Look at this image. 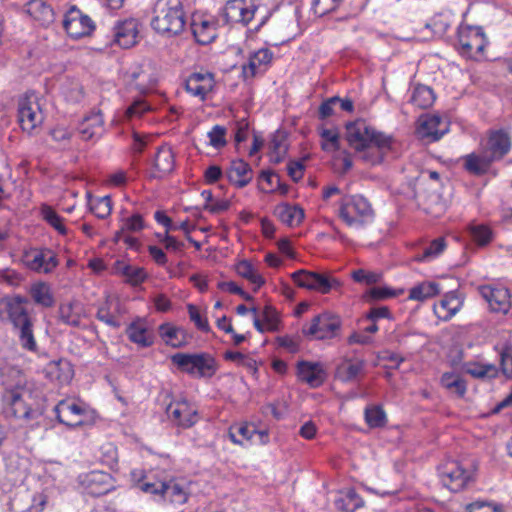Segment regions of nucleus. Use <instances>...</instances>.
Segmentation results:
<instances>
[{"mask_svg": "<svg viewBox=\"0 0 512 512\" xmlns=\"http://www.w3.org/2000/svg\"><path fill=\"white\" fill-rule=\"evenodd\" d=\"M131 482L140 491L152 495L156 500L170 504H184L188 500L189 488L184 480H153L141 469L131 471Z\"/></svg>", "mask_w": 512, "mask_h": 512, "instance_id": "1", "label": "nucleus"}, {"mask_svg": "<svg viewBox=\"0 0 512 512\" xmlns=\"http://www.w3.org/2000/svg\"><path fill=\"white\" fill-rule=\"evenodd\" d=\"M339 219L350 229L362 230L374 220L371 203L362 195L343 196L337 208Z\"/></svg>", "mask_w": 512, "mask_h": 512, "instance_id": "2", "label": "nucleus"}, {"mask_svg": "<svg viewBox=\"0 0 512 512\" xmlns=\"http://www.w3.org/2000/svg\"><path fill=\"white\" fill-rule=\"evenodd\" d=\"M151 25L155 31L174 36L183 31L186 20L180 0H160L156 4Z\"/></svg>", "mask_w": 512, "mask_h": 512, "instance_id": "3", "label": "nucleus"}, {"mask_svg": "<svg viewBox=\"0 0 512 512\" xmlns=\"http://www.w3.org/2000/svg\"><path fill=\"white\" fill-rule=\"evenodd\" d=\"M17 380L15 383L5 382V392L3 400L10 406L15 417L24 420H35L42 415L39 408H33L27 399L30 398V392L24 385V377L19 371H13Z\"/></svg>", "mask_w": 512, "mask_h": 512, "instance_id": "4", "label": "nucleus"}, {"mask_svg": "<svg viewBox=\"0 0 512 512\" xmlns=\"http://www.w3.org/2000/svg\"><path fill=\"white\" fill-rule=\"evenodd\" d=\"M258 14L260 18L254 28L255 30L260 29L269 18V12L266 8L261 7L259 0H228L224 7V16L229 23L246 26Z\"/></svg>", "mask_w": 512, "mask_h": 512, "instance_id": "5", "label": "nucleus"}, {"mask_svg": "<svg viewBox=\"0 0 512 512\" xmlns=\"http://www.w3.org/2000/svg\"><path fill=\"white\" fill-rule=\"evenodd\" d=\"M171 361L182 372L195 378L212 377L217 369L215 359L208 353H176Z\"/></svg>", "mask_w": 512, "mask_h": 512, "instance_id": "6", "label": "nucleus"}, {"mask_svg": "<svg viewBox=\"0 0 512 512\" xmlns=\"http://www.w3.org/2000/svg\"><path fill=\"white\" fill-rule=\"evenodd\" d=\"M487 43L481 27L461 25L458 28L457 50L462 56L476 61L481 60Z\"/></svg>", "mask_w": 512, "mask_h": 512, "instance_id": "7", "label": "nucleus"}, {"mask_svg": "<svg viewBox=\"0 0 512 512\" xmlns=\"http://www.w3.org/2000/svg\"><path fill=\"white\" fill-rule=\"evenodd\" d=\"M123 81L129 90L146 94L155 87L158 72L151 62L133 64L125 71Z\"/></svg>", "mask_w": 512, "mask_h": 512, "instance_id": "8", "label": "nucleus"}, {"mask_svg": "<svg viewBox=\"0 0 512 512\" xmlns=\"http://www.w3.org/2000/svg\"><path fill=\"white\" fill-rule=\"evenodd\" d=\"M18 120L23 131L32 133L44 121V112L35 93L25 94L18 102Z\"/></svg>", "mask_w": 512, "mask_h": 512, "instance_id": "9", "label": "nucleus"}, {"mask_svg": "<svg viewBox=\"0 0 512 512\" xmlns=\"http://www.w3.org/2000/svg\"><path fill=\"white\" fill-rule=\"evenodd\" d=\"M356 155L368 165H379L384 161L394 158V141L390 136L381 133L374 137Z\"/></svg>", "mask_w": 512, "mask_h": 512, "instance_id": "10", "label": "nucleus"}, {"mask_svg": "<svg viewBox=\"0 0 512 512\" xmlns=\"http://www.w3.org/2000/svg\"><path fill=\"white\" fill-rule=\"evenodd\" d=\"M442 484L452 492L461 491L472 479V471L461 462L448 460L438 468Z\"/></svg>", "mask_w": 512, "mask_h": 512, "instance_id": "11", "label": "nucleus"}, {"mask_svg": "<svg viewBox=\"0 0 512 512\" xmlns=\"http://www.w3.org/2000/svg\"><path fill=\"white\" fill-rule=\"evenodd\" d=\"M294 283L301 288L327 294L340 286L336 278L307 270H298L291 275Z\"/></svg>", "mask_w": 512, "mask_h": 512, "instance_id": "12", "label": "nucleus"}, {"mask_svg": "<svg viewBox=\"0 0 512 512\" xmlns=\"http://www.w3.org/2000/svg\"><path fill=\"white\" fill-rule=\"evenodd\" d=\"M340 326L341 320L337 315L323 312L303 328V333L318 340L331 339L337 336Z\"/></svg>", "mask_w": 512, "mask_h": 512, "instance_id": "13", "label": "nucleus"}, {"mask_svg": "<svg viewBox=\"0 0 512 512\" xmlns=\"http://www.w3.org/2000/svg\"><path fill=\"white\" fill-rule=\"evenodd\" d=\"M63 27L72 39L89 36L95 29L93 20L77 7H71L63 19Z\"/></svg>", "mask_w": 512, "mask_h": 512, "instance_id": "14", "label": "nucleus"}, {"mask_svg": "<svg viewBox=\"0 0 512 512\" xmlns=\"http://www.w3.org/2000/svg\"><path fill=\"white\" fill-rule=\"evenodd\" d=\"M448 131L449 124L447 120L439 115L426 114L418 119L416 132L421 139L434 142Z\"/></svg>", "mask_w": 512, "mask_h": 512, "instance_id": "15", "label": "nucleus"}, {"mask_svg": "<svg viewBox=\"0 0 512 512\" xmlns=\"http://www.w3.org/2000/svg\"><path fill=\"white\" fill-rule=\"evenodd\" d=\"M380 134L364 120H356L346 126V139L356 154Z\"/></svg>", "mask_w": 512, "mask_h": 512, "instance_id": "16", "label": "nucleus"}, {"mask_svg": "<svg viewBox=\"0 0 512 512\" xmlns=\"http://www.w3.org/2000/svg\"><path fill=\"white\" fill-rule=\"evenodd\" d=\"M79 485L93 496H101L113 490L112 477L102 471H90L78 476Z\"/></svg>", "mask_w": 512, "mask_h": 512, "instance_id": "17", "label": "nucleus"}, {"mask_svg": "<svg viewBox=\"0 0 512 512\" xmlns=\"http://www.w3.org/2000/svg\"><path fill=\"white\" fill-rule=\"evenodd\" d=\"M57 420L66 426L77 427L83 424L86 409L75 399H64L54 407Z\"/></svg>", "mask_w": 512, "mask_h": 512, "instance_id": "18", "label": "nucleus"}, {"mask_svg": "<svg viewBox=\"0 0 512 512\" xmlns=\"http://www.w3.org/2000/svg\"><path fill=\"white\" fill-rule=\"evenodd\" d=\"M218 21L211 15L193 14L190 28L195 40L201 45L211 43L217 37Z\"/></svg>", "mask_w": 512, "mask_h": 512, "instance_id": "19", "label": "nucleus"}, {"mask_svg": "<svg viewBox=\"0 0 512 512\" xmlns=\"http://www.w3.org/2000/svg\"><path fill=\"white\" fill-rule=\"evenodd\" d=\"M230 440L237 445H266L269 443L268 430H256L254 426L242 424L231 428L229 431Z\"/></svg>", "mask_w": 512, "mask_h": 512, "instance_id": "20", "label": "nucleus"}, {"mask_svg": "<svg viewBox=\"0 0 512 512\" xmlns=\"http://www.w3.org/2000/svg\"><path fill=\"white\" fill-rule=\"evenodd\" d=\"M464 301L465 297L461 292L457 290L449 291L434 303V315L441 321H449L460 312Z\"/></svg>", "mask_w": 512, "mask_h": 512, "instance_id": "21", "label": "nucleus"}, {"mask_svg": "<svg viewBox=\"0 0 512 512\" xmlns=\"http://www.w3.org/2000/svg\"><path fill=\"white\" fill-rule=\"evenodd\" d=\"M166 413L174 424L182 428H189L198 421L197 409L184 399L171 402Z\"/></svg>", "mask_w": 512, "mask_h": 512, "instance_id": "22", "label": "nucleus"}, {"mask_svg": "<svg viewBox=\"0 0 512 512\" xmlns=\"http://www.w3.org/2000/svg\"><path fill=\"white\" fill-rule=\"evenodd\" d=\"M214 86V75L209 71L193 72L185 80L186 92L201 101L206 99Z\"/></svg>", "mask_w": 512, "mask_h": 512, "instance_id": "23", "label": "nucleus"}, {"mask_svg": "<svg viewBox=\"0 0 512 512\" xmlns=\"http://www.w3.org/2000/svg\"><path fill=\"white\" fill-rule=\"evenodd\" d=\"M481 296L494 312L506 314L511 306L510 292L501 285H483L479 289Z\"/></svg>", "mask_w": 512, "mask_h": 512, "instance_id": "24", "label": "nucleus"}, {"mask_svg": "<svg viewBox=\"0 0 512 512\" xmlns=\"http://www.w3.org/2000/svg\"><path fill=\"white\" fill-rule=\"evenodd\" d=\"M481 148L493 161L500 160L511 149V137L506 130H493L486 142L481 144Z\"/></svg>", "mask_w": 512, "mask_h": 512, "instance_id": "25", "label": "nucleus"}, {"mask_svg": "<svg viewBox=\"0 0 512 512\" xmlns=\"http://www.w3.org/2000/svg\"><path fill=\"white\" fill-rule=\"evenodd\" d=\"M125 313V309L121 304L119 298L113 295H108L105 301L99 306L96 317L101 322L112 328H119L121 326L120 317Z\"/></svg>", "mask_w": 512, "mask_h": 512, "instance_id": "26", "label": "nucleus"}, {"mask_svg": "<svg viewBox=\"0 0 512 512\" xmlns=\"http://www.w3.org/2000/svg\"><path fill=\"white\" fill-rule=\"evenodd\" d=\"M297 375L301 382L306 383L311 388L321 386L327 378L324 365L320 362L311 361H299L297 363Z\"/></svg>", "mask_w": 512, "mask_h": 512, "instance_id": "27", "label": "nucleus"}, {"mask_svg": "<svg viewBox=\"0 0 512 512\" xmlns=\"http://www.w3.org/2000/svg\"><path fill=\"white\" fill-rule=\"evenodd\" d=\"M273 60V53L268 48H260L251 52L247 64L243 65V75L253 78L266 72Z\"/></svg>", "mask_w": 512, "mask_h": 512, "instance_id": "28", "label": "nucleus"}, {"mask_svg": "<svg viewBox=\"0 0 512 512\" xmlns=\"http://www.w3.org/2000/svg\"><path fill=\"white\" fill-rule=\"evenodd\" d=\"M114 41L122 48H130L137 42L138 22L135 19L118 21L113 28Z\"/></svg>", "mask_w": 512, "mask_h": 512, "instance_id": "29", "label": "nucleus"}, {"mask_svg": "<svg viewBox=\"0 0 512 512\" xmlns=\"http://www.w3.org/2000/svg\"><path fill=\"white\" fill-rule=\"evenodd\" d=\"M26 302V299L17 296L3 303L14 329L32 321L25 307Z\"/></svg>", "mask_w": 512, "mask_h": 512, "instance_id": "30", "label": "nucleus"}, {"mask_svg": "<svg viewBox=\"0 0 512 512\" xmlns=\"http://www.w3.org/2000/svg\"><path fill=\"white\" fill-rule=\"evenodd\" d=\"M104 120L100 111L87 114L78 126V132L83 140L98 138L103 133Z\"/></svg>", "mask_w": 512, "mask_h": 512, "instance_id": "31", "label": "nucleus"}, {"mask_svg": "<svg viewBox=\"0 0 512 512\" xmlns=\"http://www.w3.org/2000/svg\"><path fill=\"white\" fill-rule=\"evenodd\" d=\"M85 317V307L78 300L63 302L59 306V318L67 325L78 327Z\"/></svg>", "mask_w": 512, "mask_h": 512, "instance_id": "32", "label": "nucleus"}, {"mask_svg": "<svg viewBox=\"0 0 512 512\" xmlns=\"http://www.w3.org/2000/svg\"><path fill=\"white\" fill-rule=\"evenodd\" d=\"M44 374L52 382L59 384L69 383L73 378L74 371L69 361L60 359L49 362L44 368Z\"/></svg>", "mask_w": 512, "mask_h": 512, "instance_id": "33", "label": "nucleus"}, {"mask_svg": "<svg viewBox=\"0 0 512 512\" xmlns=\"http://www.w3.org/2000/svg\"><path fill=\"white\" fill-rule=\"evenodd\" d=\"M158 334L165 345L172 348H181L188 342L186 331L170 322L162 323L158 327Z\"/></svg>", "mask_w": 512, "mask_h": 512, "instance_id": "34", "label": "nucleus"}, {"mask_svg": "<svg viewBox=\"0 0 512 512\" xmlns=\"http://www.w3.org/2000/svg\"><path fill=\"white\" fill-rule=\"evenodd\" d=\"M126 334L128 339L139 347L146 348L154 342V336L143 319H137L130 323L126 328Z\"/></svg>", "mask_w": 512, "mask_h": 512, "instance_id": "35", "label": "nucleus"}, {"mask_svg": "<svg viewBox=\"0 0 512 512\" xmlns=\"http://www.w3.org/2000/svg\"><path fill=\"white\" fill-rule=\"evenodd\" d=\"M27 264L34 271L50 273L58 265V260L53 251L45 249L28 256Z\"/></svg>", "mask_w": 512, "mask_h": 512, "instance_id": "36", "label": "nucleus"}, {"mask_svg": "<svg viewBox=\"0 0 512 512\" xmlns=\"http://www.w3.org/2000/svg\"><path fill=\"white\" fill-rule=\"evenodd\" d=\"M274 215L285 225L296 227L304 219L303 209L294 204L280 203L274 208Z\"/></svg>", "mask_w": 512, "mask_h": 512, "instance_id": "37", "label": "nucleus"}, {"mask_svg": "<svg viewBox=\"0 0 512 512\" xmlns=\"http://www.w3.org/2000/svg\"><path fill=\"white\" fill-rule=\"evenodd\" d=\"M113 272L123 276L127 283L137 286L147 278V273L142 267L132 266L123 260H117L113 265Z\"/></svg>", "mask_w": 512, "mask_h": 512, "instance_id": "38", "label": "nucleus"}, {"mask_svg": "<svg viewBox=\"0 0 512 512\" xmlns=\"http://www.w3.org/2000/svg\"><path fill=\"white\" fill-rule=\"evenodd\" d=\"M227 176L231 183L242 188L252 180L253 172L248 163L237 159L231 162Z\"/></svg>", "mask_w": 512, "mask_h": 512, "instance_id": "39", "label": "nucleus"}, {"mask_svg": "<svg viewBox=\"0 0 512 512\" xmlns=\"http://www.w3.org/2000/svg\"><path fill=\"white\" fill-rule=\"evenodd\" d=\"M28 292L36 305L44 308H50L55 304V297L52 292V288L50 284L46 282L37 281L32 283Z\"/></svg>", "mask_w": 512, "mask_h": 512, "instance_id": "40", "label": "nucleus"}, {"mask_svg": "<svg viewBox=\"0 0 512 512\" xmlns=\"http://www.w3.org/2000/svg\"><path fill=\"white\" fill-rule=\"evenodd\" d=\"M441 292V285L436 281H422L409 289L408 299L417 302H425Z\"/></svg>", "mask_w": 512, "mask_h": 512, "instance_id": "41", "label": "nucleus"}, {"mask_svg": "<svg viewBox=\"0 0 512 512\" xmlns=\"http://www.w3.org/2000/svg\"><path fill=\"white\" fill-rule=\"evenodd\" d=\"M287 150V135L284 131L277 130L269 142L270 161L275 164L280 163L285 158Z\"/></svg>", "mask_w": 512, "mask_h": 512, "instance_id": "42", "label": "nucleus"}, {"mask_svg": "<svg viewBox=\"0 0 512 512\" xmlns=\"http://www.w3.org/2000/svg\"><path fill=\"white\" fill-rule=\"evenodd\" d=\"M154 167L159 173L157 176H162L170 173L174 169L175 158L172 149L167 145H162L157 149L154 157Z\"/></svg>", "mask_w": 512, "mask_h": 512, "instance_id": "43", "label": "nucleus"}, {"mask_svg": "<svg viewBox=\"0 0 512 512\" xmlns=\"http://www.w3.org/2000/svg\"><path fill=\"white\" fill-rule=\"evenodd\" d=\"M494 162L481 148L479 153H471L464 157V166L467 171L473 174H483L490 164Z\"/></svg>", "mask_w": 512, "mask_h": 512, "instance_id": "44", "label": "nucleus"}, {"mask_svg": "<svg viewBox=\"0 0 512 512\" xmlns=\"http://www.w3.org/2000/svg\"><path fill=\"white\" fill-rule=\"evenodd\" d=\"M235 270L240 277L246 279L253 285L255 290L259 289L265 283V279L257 268L247 260L239 261L235 266Z\"/></svg>", "mask_w": 512, "mask_h": 512, "instance_id": "45", "label": "nucleus"}, {"mask_svg": "<svg viewBox=\"0 0 512 512\" xmlns=\"http://www.w3.org/2000/svg\"><path fill=\"white\" fill-rule=\"evenodd\" d=\"M335 505L337 509L343 512H354L362 507L364 502L353 489H348L339 493L335 499Z\"/></svg>", "mask_w": 512, "mask_h": 512, "instance_id": "46", "label": "nucleus"}, {"mask_svg": "<svg viewBox=\"0 0 512 512\" xmlns=\"http://www.w3.org/2000/svg\"><path fill=\"white\" fill-rule=\"evenodd\" d=\"M441 385L450 393L463 397L467 390V385L462 376L456 372H445L440 379Z\"/></svg>", "mask_w": 512, "mask_h": 512, "instance_id": "47", "label": "nucleus"}, {"mask_svg": "<svg viewBox=\"0 0 512 512\" xmlns=\"http://www.w3.org/2000/svg\"><path fill=\"white\" fill-rule=\"evenodd\" d=\"M364 368V362L361 360H348L338 366L336 376L343 382H350L355 380L360 375Z\"/></svg>", "mask_w": 512, "mask_h": 512, "instance_id": "48", "label": "nucleus"}, {"mask_svg": "<svg viewBox=\"0 0 512 512\" xmlns=\"http://www.w3.org/2000/svg\"><path fill=\"white\" fill-rule=\"evenodd\" d=\"M27 11L37 21L48 24L53 21L54 13L52 8L42 0H33L28 3Z\"/></svg>", "mask_w": 512, "mask_h": 512, "instance_id": "49", "label": "nucleus"}, {"mask_svg": "<svg viewBox=\"0 0 512 512\" xmlns=\"http://www.w3.org/2000/svg\"><path fill=\"white\" fill-rule=\"evenodd\" d=\"M435 100L434 93L431 88L425 85H417L413 88L410 102L418 108H428Z\"/></svg>", "mask_w": 512, "mask_h": 512, "instance_id": "50", "label": "nucleus"}, {"mask_svg": "<svg viewBox=\"0 0 512 512\" xmlns=\"http://www.w3.org/2000/svg\"><path fill=\"white\" fill-rule=\"evenodd\" d=\"M40 215L43 220L53 227L59 234L66 235L67 228L64 225V219L49 205L42 204Z\"/></svg>", "mask_w": 512, "mask_h": 512, "instance_id": "51", "label": "nucleus"}, {"mask_svg": "<svg viewBox=\"0 0 512 512\" xmlns=\"http://www.w3.org/2000/svg\"><path fill=\"white\" fill-rule=\"evenodd\" d=\"M15 330L20 346L29 352H36L37 343L33 333L32 321L28 324L15 328Z\"/></svg>", "mask_w": 512, "mask_h": 512, "instance_id": "52", "label": "nucleus"}, {"mask_svg": "<svg viewBox=\"0 0 512 512\" xmlns=\"http://www.w3.org/2000/svg\"><path fill=\"white\" fill-rule=\"evenodd\" d=\"M403 289H393L388 286H374L370 288L364 298L367 302L387 300L395 298L403 293Z\"/></svg>", "mask_w": 512, "mask_h": 512, "instance_id": "53", "label": "nucleus"}, {"mask_svg": "<svg viewBox=\"0 0 512 512\" xmlns=\"http://www.w3.org/2000/svg\"><path fill=\"white\" fill-rule=\"evenodd\" d=\"M446 243L443 238L433 240L421 253L416 255V260L421 262H430L439 257L445 250Z\"/></svg>", "mask_w": 512, "mask_h": 512, "instance_id": "54", "label": "nucleus"}, {"mask_svg": "<svg viewBox=\"0 0 512 512\" xmlns=\"http://www.w3.org/2000/svg\"><path fill=\"white\" fill-rule=\"evenodd\" d=\"M152 107L143 98H136L124 111L125 120L140 119L144 114L150 112Z\"/></svg>", "mask_w": 512, "mask_h": 512, "instance_id": "55", "label": "nucleus"}, {"mask_svg": "<svg viewBox=\"0 0 512 512\" xmlns=\"http://www.w3.org/2000/svg\"><path fill=\"white\" fill-rule=\"evenodd\" d=\"M365 421L370 428L383 427L387 422L386 413L381 406H368L365 409Z\"/></svg>", "mask_w": 512, "mask_h": 512, "instance_id": "56", "label": "nucleus"}, {"mask_svg": "<svg viewBox=\"0 0 512 512\" xmlns=\"http://www.w3.org/2000/svg\"><path fill=\"white\" fill-rule=\"evenodd\" d=\"M465 371L475 378H493L497 375V368L493 364L467 363Z\"/></svg>", "mask_w": 512, "mask_h": 512, "instance_id": "57", "label": "nucleus"}, {"mask_svg": "<svg viewBox=\"0 0 512 512\" xmlns=\"http://www.w3.org/2000/svg\"><path fill=\"white\" fill-rule=\"evenodd\" d=\"M322 149L326 152H334L339 149V132L336 128H323L320 130Z\"/></svg>", "mask_w": 512, "mask_h": 512, "instance_id": "58", "label": "nucleus"}, {"mask_svg": "<svg viewBox=\"0 0 512 512\" xmlns=\"http://www.w3.org/2000/svg\"><path fill=\"white\" fill-rule=\"evenodd\" d=\"M469 232L472 239L480 246L487 245L493 238L492 230L484 224H471Z\"/></svg>", "mask_w": 512, "mask_h": 512, "instance_id": "59", "label": "nucleus"}, {"mask_svg": "<svg viewBox=\"0 0 512 512\" xmlns=\"http://www.w3.org/2000/svg\"><path fill=\"white\" fill-rule=\"evenodd\" d=\"M91 211L101 219L106 218L112 211V202L109 196H103L90 201Z\"/></svg>", "mask_w": 512, "mask_h": 512, "instance_id": "60", "label": "nucleus"}, {"mask_svg": "<svg viewBox=\"0 0 512 512\" xmlns=\"http://www.w3.org/2000/svg\"><path fill=\"white\" fill-rule=\"evenodd\" d=\"M145 223L143 217L139 213L132 214L122 220L121 229L118 233L139 232L143 230Z\"/></svg>", "mask_w": 512, "mask_h": 512, "instance_id": "61", "label": "nucleus"}, {"mask_svg": "<svg viewBox=\"0 0 512 512\" xmlns=\"http://www.w3.org/2000/svg\"><path fill=\"white\" fill-rule=\"evenodd\" d=\"M226 358L236 362L238 365L246 367L252 374H255L258 370L257 361L248 355L240 352H228L226 353Z\"/></svg>", "mask_w": 512, "mask_h": 512, "instance_id": "62", "label": "nucleus"}, {"mask_svg": "<svg viewBox=\"0 0 512 512\" xmlns=\"http://www.w3.org/2000/svg\"><path fill=\"white\" fill-rule=\"evenodd\" d=\"M466 512H505V510L499 503L477 500L466 506Z\"/></svg>", "mask_w": 512, "mask_h": 512, "instance_id": "63", "label": "nucleus"}, {"mask_svg": "<svg viewBox=\"0 0 512 512\" xmlns=\"http://www.w3.org/2000/svg\"><path fill=\"white\" fill-rule=\"evenodd\" d=\"M342 3V0H313L312 8L318 16H324L336 10Z\"/></svg>", "mask_w": 512, "mask_h": 512, "instance_id": "64", "label": "nucleus"}]
</instances>
